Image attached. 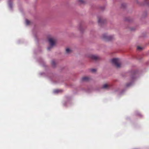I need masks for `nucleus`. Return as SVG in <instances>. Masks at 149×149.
Wrapping results in <instances>:
<instances>
[{
  "label": "nucleus",
  "mask_w": 149,
  "mask_h": 149,
  "mask_svg": "<svg viewBox=\"0 0 149 149\" xmlns=\"http://www.w3.org/2000/svg\"><path fill=\"white\" fill-rule=\"evenodd\" d=\"M59 91V90H56L54 91V93H58Z\"/></svg>",
  "instance_id": "11"
},
{
  "label": "nucleus",
  "mask_w": 149,
  "mask_h": 149,
  "mask_svg": "<svg viewBox=\"0 0 149 149\" xmlns=\"http://www.w3.org/2000/svg\"><path fill=\"white\" fill-rule=\"evenodd\" d=\"M102 38L105 40L109 41L111 40L112 37L111 36L108 35L106 34H104L102 36Z\"/></svg>",
  "instance_id": "3"
},
{
  "label": "nucleus",
  "mask_w": 149,
  "mask_h": 149,
  "mask_svg": "<svg viewBox=\"0 0 149 149\" xmlns=\"http://www.w3.org/2000/svg\"><path fill=\"white\" fill-rule=\"evenodd\" d=\"M109 85L107 84H104L102 87V88L104 89H107L109 88Z\"/></svg>",
  "instance_id": "6"
},
{
  "label": "nucleus",
  "mask_w": 149,
  "mask_h": 149,
  "mask_svg": "<svg viewBox=\"0 0 149 149\" xmlns=\"http://www.w3.org/2000/svg\"><path fill=\"white\" fill-rule=\"evenodd\" d=\"M89 57L92 59L96 60L99 59L98 56L96 55L91 54L89 56Z\"/></svg>",
  "instance_id": "4"
},
{
  "label": "nucleus",
  "mask_w": 149,
  "mask_h": 149,
  "mask_svg": "<svg viewBox=\"0 0 149 149\" xmlns=\"http://www.w3.org/2000/svg\"><path fill=\"white\" fill-rule=\"evenodd\" d=\"M102 22V19L101 18H99L98 19V22L100 23Z\"/></svg>",
  "instance_id": "14"
},
{
  "label": "nucleus",
  "mask_w": 149,
  "mask_h": 149,
  "mask_svg": "<svg viewBox=\"0 0 149 149\" xmlns=\"http://www.w3.org/2000/svg\"><path fill=\"white\" fill-rule=\"evenodd\" d=\"M72 50L71 49L69 48H67L66 49V52L67 54H69L71 53Z\"/></svg>",
  "instance_id": "7"
},
{
  "label": "nucleus",
  "mask_w": 149,
  "mask_h": 149,
  "mask_svg": "<svg viewBox=\"0 0 149 149\" xmlns=\"http://www.w3.org/2000/svg\"><path fill=\"white\" fill-rule=\"evenodd\" d=\"M137 49L138 50H141V49H143V48L141 47L138 46L137 47Z\"/></svg>",
  "instance_id": "13"
},
{
  "label": "nucleus",
  "mask_w": 149,
  "mask_h": 149,
  "mask_svg": "<svg viewBox=\"0 0 149 149\" xmlns=\"http://www.w3.org/2000/svg\"><path fill=\"white\" fill-rule=\"evenodd\" d=\"M111 61L117 68H119L121 66V60L118 58H114L112 59Z\"/></svg>",
  "instance_id": "2"
},
{
  "label": "nucleus",
  "mask_w": 149,
  "mask_h": 149,
  "mask_svg": "<svg viewBox=\"0 0 149 149\" xmlns=\"http://www.w3.org/2000/svg\"><path fill=\"white\" fill-rule=\"evenodd\" d=\"M52 64L53 66H55L56 63L53 60L52 62Z\"/></svg>",
  "instance_id": "10"
},
{
  "label": "nucleus",
  "mask_w": 149,
  "mask_h": 149,
  "mask_svg": "<svg viewBox=\"0 0 149 149\" xmlns=\"http://www.w3.org/2000/svg\"><path fill=\"white\" fill-rule=\"evenodd\" d=\"M89 79V78L88 77H83L82 79V81H87Z\"/></svg>",
  "instance_id": "8"
},
{
  "label": "nucleus",
  "mask_w": 149,
  "mask_h": 149,
  "mask_svg": "<svg viewBox=\"0 0 149 149\" xmlns=\"http://www.w3.org/2000/svg\"><path fill=\"white\" fill-rule=\"evenodd\" d=\"M12 0H8V3L9 5V7L10 9L12 10Z\"/></svg>",
  "instance_id": "5"
},
{
  "label": "nucleus",
  "mask_w": 149,
  "mask_h": 149,
  "mask_svg": "<svg viewBox=\"0 0 149 149\" xmlns=\"http://www.w3.org/2000/svg\"><path fill=\"white\" fill-rule=\"evenodd\" d=\"M131 85V84H127V86H130Z\"/></svg>",
  "instance_id": "16"
},
{
  "label": "nucleus",
  "mask_w": 149,
  "mask_h": 149,
  "mask_svg": "<svg viewBox=\"0 0 149 149\" xmlns=\"http://www.w3.org/2000/svg\"><path fill=\"white\" fill-rule=\"evenodd\" d=\"M79 1L81 3H83V1L82 0H79Z\"/></svg>",
  "instance_id": "15"
},
{
  "label": "nucleus",
  "mask_w": 149,
  "mask_h": 149,
  "mask_svg": "<svg viewBox=\"0 0 149 149\" xmlns=\"http://www.w3.org/2000/svg\"><path fill=\"white\" fill-rule=\"evenodd\" d=\"M148 5L149 6V2L148 3Z\"/></svg>",
  "instance_id": "17"
},
{
  "label": "nucleus",
  "mask_w": 149,
  "mask_h": 149,
  "mask_svg": "<svg viewBox=\"0 0 149 149\" xmlns=\"http://www.w3.org/2000/svg\"><path fill=\"white\" fill-rule=\"evenodd\" d=\"M25 22L26 25H29L30 23V21L27 19L25 20Z\"/></svg>",
  "instance_id": "9"
},
{
  "label": "nucleus",
  "mask_w": 149,
  "mask_h": 149,
  "mask_svg": "<svg viewBox=\"0 0 149 149\" xmlns=\"http://www.w3.org/2000/svg\"><path fill=\"white\" fill-rule=\"evenodd\" d=\"M48 42L49 46L47 47V49L49 51L55 46L56 42V39L54 37H50L48 39Z\"/></svg>",
  "instance_id": "1"
},
{
  "label": "nucleus",
  "mask_w": 149,
  "mask_h": 149,
  "mask_svg": "<svg viewBox=\"0 0 149 149\" xmlns=\"http://www.w3.org/2000/svg\"><path fill=\"white\" fill-rule=\"evenodd\" d=\"M91 71L93 72V73H94L95 72H96V70L95 69H92L91 70Z\"/></svg>",
  "instance_id": "12"
}]
</instances>
